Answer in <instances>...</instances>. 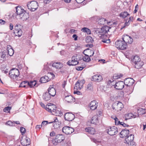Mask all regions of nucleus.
Listing matches in <instances>:
<instances>
[{
  "mask_svg": "<svg viewBox=\"0 0 146 146\" xmlns=\"http://www.w3.org/2000/svg\"><path fill=\"white\" fill-rule=\"evenodd\" d=\"M110 28H111L108 26H105L102 27L101 29L99 28L97 29L95 32L96 34L98 35H103L107 33Z\"/></svg>",
  "mask_w": 146,
  "mask_h": 146,
  "instance_id": "obj_1",
  "label": "nucleus"
},
{
  "mask_svg": "<svg viewBox=\"0 0 146 146\" xmlns=\"http://www.w3.org/2000/svg\"><path fill=\"white\" fill-rule=\"evenodd\" d=\"M123 107V104L120 102H116L112 106V109L117 111L121 110Z\"/></svg>",
  "mask_w": 146,
  "mask_h": 146,
  "instance_id": "obj_2",
  "label": "nucleus"
},
{
  "mask_svg": "<svg viewBox=\"0 0 146 146\" xmlns=\"http://www.w3.org/2000/svg\"><path fill=\"white\" fill-rule=\"evenodd\" d=\"M28 9L32 11H35L37 8L38 3L35 1H33L29 2L27 4Z\"/></svg>",
  "mask_w": 146,
  "mask_h": 146,
  "instance_id": "obj_3",
  "label": "nucleus"
},
{
  "mask_svg": "<svg viewBox=\"0 0 146 146\" xmlns=\"http://www.w3.org/2000/svg\"><path fill=\"white\" fill-rule=\"evenodd\" d=\"M115 47L118 49L124 50L126 49L127 45L124 42L121 40H117L115 43Z\"/></svg>",
  "mask_w": 146,
  "mask_h": 146,
  "instance_id": "obj_4",
  "label": "nucleus"
},
{
  "mask_svg": "<svg viewBox=\"0 0 146 146\" xmlns=\"http://www.w3.org/2000/svg\"><path fill=\"white\" fill-rule=\"evenodd\" d=\"M9 74L11 78H15L18 77L19 76V71L17 68H12L10 71Z\"/></svg>",
  "mask_w": 146,
  "mask_h": 146,
  "instance_id": "obj_5",
  "label": "nucleus"
},
{
  "mask_svg": "<svg viewBox=\"0 0 146 146\" xmlns=\"http://www.w3.org/2000/svg\"><path fill=\"white\" fill-rule=\"evenodd\" d=\"M106 130L108 133L110 135H115L117 132V129L115 126L113 127H107Z\"/></svg>",
  "mask_w": 146,
  "mask_h": 146,
  "instance_id": "obj_6",
  "label": "nucleus"
},
{
  "mask_svg": "<svg viewBox=\"0 0 146 146\" xmlns=\"http://www.w3.org/2000/svg\"><path fill=\"white\" fill-rule=\"evenodd\" d=\"M134 138V135H133L131 134L129 136H127L126 138L125 139V143H126L129 145H132L133 146H134V143L133 141Z\"/></svg>",
  "mask_w": 146,
  "mask_h": 146,
  "instance_id": "obj_7",
  "label": "nucleus"
},
{
  "mask_svg": "<svg viewBox=\"0 0 146 146\" xmlns=\"http://www.w3.org/2000/svg\"><path fill=\"white\" fill-rule=\"evenodd\" d=\"M64 139V136L61 134H58L56 135L55 138L53 141L54 145H56L58 143H60L63 141Z\"/></svg>",
  "mask_w": 146,
  "mask_h": 146,
  "instance_id": "obj_8",
  "label": "nucleus"
},
{
  "mask_svg": "<svg viewBox=\"0 0 146 146\" xmlns=\"http://www.w3.org/2000/svg\"><path fill=\"white\" fill-rule=\"evenodd\" d=\"M77 55H75L72 56L71 60V61H69L67 62V64L69 66L76 65L78 64L79 62L78 61V59L77 58Z\"/></svg>",
  "mask_w": 146,
  "mask_h": 146,
  "instance_id": "obj_9",
  "label": "nucleus"
},
{
  "mask_svg": "<svg viewBox=\"0 0 146 146\" xmlns=\"http://www.w3.org/2000/svg\"><path fill=\"white\" fill-rule=\"evenodd\" d=\"M122 39L127 45V44H130L132 43L133 40L132 38L127 35H123Z\"/></svg>",
  "mask_w": 146,
  "mask_h": 146,
  "instance_id": "obj_10",
  "label": "nucleus"
},
{
  "mask_svg": "<svg viewBox=\"0 0 146 146\" xmlns=\"http://www.w3.org/2000/svg\"><path fill=\"white\" fill-rule=\"evenodd\" d=\"M85 82L84 80H79L76 82L74 88V90H80L82 88Z\"/></svg>",
  "mask_w": 146,
  "mask_h": 146,
  "instance_id": "obj_11",
  "label": "nucleus"
},
{
  "mask_svg": "<svg viewBox=\"0 0 146 146\" xmlns=\"http://www.w3.org/2000/svg\"><path fill=\"white\" fill-rule=\"evenodd\" d=\"M45 108L46 110L49 112H50L52 114L53 113L56 111V107L54 104L47 105Z\"/></svg>",
  "mask_w": 146,
  "mask_h": 146,
  "instance_id": "obj_12",
  "label": "nucleus"
},
{
  "mask_svg": "<svg viewBox=\"0 0 146 146\" xmlns=\"http://www.w3.org/2000/svg\"><path fill=\"white\" fill-rule=\"evenodd\" d=\"M74 131L73 128L68 126L64 127L62 129V131L66 134H70Z\"/></svg>",
  "mask_w": 146,
  "mask_h": 146,
  "instance_id": "obj_13",
  "label": "nucleus"
},
{
  "mask_svg": "<svg viewBox=\"0 0 146 146\" xmlns=\"http://www.w3.org/2000/svg\"><path fill=\"white\" fill-rule=\"evenodd\" d=\"M75 118L74 115L70 112L66 113L64 115V119L65 120L71 121Z\"/></svg>",
  "mask_w": 146,
  "mask_h": 146,
  "instance_id": "obj_14",
  "label": "nucleus"
},
{
  "mask_svg": "<svg viewBox=\"0 0 146 146\" xmlns=\"http://www.w3.org/2000/svg\"><path fill=\"white\" fill-rule=\"evenodd\" d=\"M16 11V14L17 15V16H21V15L23 14V13L25 11V10L22 8L20 6H18L15 7Z\"/></svg>",
  "mask_w": 146,
  "mask_h": 146,
  "instance_id": "obj_15",
  "label": "nucleus"
},
{
  "mask_svg": "<svg viewBox=\"0 0 146 146\" xmlns=\"http://www.w3.org/2000/svg\"><path fill=\"white\" fill-rule=\"evenodd\" d=\"M14 33L15 34L16 36H18L19 37H20L22 35V31L19 28L18 25H16L15 26Z\"/></svg>",
  "mask_w": 146,
  "mask_h": 146,
  "instance_id": "obj_16",
  "label": "nucleus"
},
{
  "mask_svg": "<svg viewBox=\"0 0 146 146\" xmlns=\"http://www.w3.org/2000/svg\"><path fill=\"white\" fill-rule=\"evenodd\" d=\"M134 82V80L131 78H126L124 80V83L125 86H130L133 85Z\"/></svg>",
  "mask_w": 146,
  "mask_h": 146,
  "instance_id": "obj_17",
  "label": "nucleus"
},
{
  "mask_svg": "<svg viewBox=\"0 0 146 146\" xmlns=\"http://www.w3.org/2000/svg\"><path fill=\"white\" fill-rule=\"evenodd\" d=\"M98 105V103L95 100L91 102L89 104V107L92 110L96 109Z\"/></svg>",
  "mask_w": 146,
  "mask_h": 146,
  "instance_id": "obj_18",
  "label": "nucleus"
},
{
  "mask_svg": "<svg viewBox=\"0 0 146 146\" xmlns=\"http://www.w3.org/2000/svg\"><path fill=\"white\" fill-rule=\"evenodd\" d=\"M125 84L123 81H119L115 83L114 88L117 90H121L124 87Z\"/></svg>",
  "mask_w": 146,
  "mask_h": 146,
  "instance_id": "obj_19",
  "label": "nucleus"
},
{
  "mask_svg": "<svg viewBox=\"0 0 146 146\" xmlns=\"http://www.w3.org/2000/svg\"><path fill=\"white\" fill-rule=\"evenodd\" d=\"M50 95L54 97L55 96L56 93V90L53 88V85L50 86L48 89V92Z\"/></svg>",
  "mask_w": 146,
  "mask_h": 146,
  "instance_id": "obj_20",
  "label": "nucleus"
},
{
  "mask_svg": "<svg viewBox=\"0 0 146 146\" xmlns=\"http://www.w3.org/2000/svg\"><path fill=\"white\" fill-rule=\"evenodd\" d=\"M91 79L92 81L100 82L102 80L103 78L101 75L96 74L92 77Z\"/></svg>",
  "mask_w": 146,
  "mask_h": 146,
  "instance_id": "obj_21",
  "label": "nucleus"
},
{
  "mask_svg": "<svg viewBox=\"0 0 146 146\" xmlns=\"http://www.w3.org/2000/svg\"><path fill=\"white\" fill-rule=\"evenodd\" d=\"M21 143L24 146H27L30 144V139L28 137H26L24 139L21 140Z\"/></svg>",
  "mask_w": 146,
  "mask_h": 146,
  "instance_id": "obj_22",
  "label": "nucleus"
},
{
  "mask_svg": "<svg viewBox=\"0 0 146 146\" xmlns=\"http://www.w3.org/2000/svg\"><path fill=\"white\" fill-rule=\"evenodd\" d=\"M55 119L53 122H49V123H53V127L54 129H57L60 127L59 122L58 121V120L57 117H55Z\"/></svg>",
  "mask_w": 146,
  "mask_h": 146,
  "instance_id": "obj_23",
  "label": "nucleus"
},
{
  "mask_svg": "<svg viewBox=\"0 0 146 146\" xmlns=\"http://www.w3.org/2000/svg\"><path fill=\"white\" fill-rule=\"evenodd\" d=\"M129 131L128 129H124L122 130L120 133V137L121 138H124L127 137L129 134Z\"/></svg>",
  "mask_w": 146,
  "mask_h": 146,
  "instance_id": "obj_24",
  "label": "nucleus"
},
{
  "mask_svg": "<svg viewBox=\"0 0 146 146\" xmlns=\"http://www.w3.org/2000/svg\"><path fill=\"white\" fill-rule=\"evenodd\" d=\"M65 100L68 103L73 102L75 101V98L70 95H68L65 97Z\"/></svg>",
  "mask_w": 146,
  "mask_h": 146,
  "instance_id": "obj_25",
  "label": "nucleus"
},
{
  "mask_svg": "<svg viewBox=\"0 0 146 146\" xmlns=\"http://www.w3.org/2000/svg\"><path fill=\"white\" fill-rule=\"evenodd\" d=\"M83 53L84 55V56H83V60L85 62H89L90 61L91 59L90 58V56H89V54H85L86 53V50H84Z\"/></svg>",
  "mask_w": 146,
  "mask_h": 146,
  "instance_id": "obj_26",
  "label": "nucleus"
},
{
  "mask_svg": "<svg viewBox=\"0 0 146 146\" xmlns=\"http://www.w3.org/2000/svg\"><path fill=\"white\" fill-rule=\"evenodd\" d=\"M19 17L23 21L26 20L29 18L28 13L25 11L24 13H23V14L21 15V16H20Z\"/></svg>",
  "mask_w": 146,
  "mask_h": 146,
  "instance_id": "obj_27",
  "label": "nucleus"
},
{
  "mask_svg": "<svg viewBox=\"0 0 146 146\" xmlns=\"http://www.w3.org/2000/svg\"><path fill=\"white\" fill-rule=\"evenodd\" d=\"M50 96H51L49 94V93L46 92L43 94L42 98L44 100L47 101L50 99Z\"/></svg>",
  "mask_w": 146,
  "mask_h": 146,
  "instance_id": "obj_28",
  "label": "nucleus"
},
{
  "mask_svg": "<svg viewBox=\"0 0 146 146\" xmlns=\"http://www.w3.org/2000/svg\"><path fill=\"white\" fill-rule=\"evenodd\" d=\"M52 66L56 68L60 69L63 67V65L60 62H54L52 64Z\"/></svg>",
  "mask_w": 146,
  "mask_h": 146,
  "instance_id": "obj_29",
  "label": "nucleus"
},
{
  "mask_svg": "<svg viewBox=\"0 0 146 146\" xmlns=\"http://www.w3.org/2000/svg\"><path fill=\"white\" fill-rule=\"evenodd\" d=\"M50 80L49 78L47 76L42 77L40 79V82L42 83H45Z\"/></svg>",
  "mask_w": 146,
  "mask_h": 146,
  "instance_id": "obj_30",
  "label": "nucleus"
},
{
  "mask_svg": "<svg viewBox=\"0 0 146 146\" xmlns=\"http://www.w3.org/2000/svg\"><path fill=\"white\" fill-rule=\"evenodd\" d=\"M85 130L91 134H94L95 133V129L92 127L87 128L85 129Z\"/></svg>",
  "mask_w": 146,
  "mask_h": 146,
  "instance_id": "obj_31",
  "label": "nucleus"
},
{
  "mask_svg": "<svg viewBox=\"0 0 146 146\" xmlns=\"http://www.w3.org/2000/svg\"><path fill=\"white\" fill-rule=\"evenodd\" d=\"M134 64H135L134 66L135 68L137 69L140 68L143 64V62L141 60Z\"/></svg>",
  "mask_w": 146,
  "mask_h": 146,
  "instance_id": "obj_32",
  "label": "nucleus"
},
{
  "mask_svg": "<svg viewBox=\"0 0 146 146\" xmlns=\"http://www.w3.org/2000/svg\"><path fill=\"white\" fill-rule=\"evenodd\" d=\"M98 121L97 117L96 116H94L90 121V123L92 124H96Z\"/></svg>",
  "mask_w": 146,
  "mask_h": 146,
  "instance_id": "obj_33",
  "label": "nucleus"
},
{
  "mask_svg": "<svg viewBox=\"0 0 146 146\" xmlns=\"http://www.w3.org/2000/svg\"><path fill=\"white\" fill-rule=\"evenodd\" d=\"M132 60L134 64L138 62H139L141 60V59L139 56H135L132 59Z\"/></svg>",
  "mask_w": 146,
  "mask_h": 146,
  "instance_id": "obj_34",
  "label": "nucleus"
},
{
  "mask_svg": "<svg viewBox=\"0 0 146 146\" xmlns=\"http://www.w3.org/2000/svg\"><path fill=\"white\" fill-rule=\"evenodd\" d=\"M98 23H100V24L104 25L108 22L106 20V19L103 18L100 19L98 21Z\"/></svg>",
  "mask_w": 146,
  "mask_h": 146,
  "instance_id": "obj_35",
  "label": "nucleus"
},
{
  "mask_svg": "<svg viewBox=\"0 0 146 146\" xmlns=\"http://www.w3.org/2000/svg\"><path fill=\"white\" fill-rule=\"evenodd\" d=\"M129 15V14L127 12L124 11L121 13L119 15V16L122 17L123 18H124L126 17L127 16Z\"/></svg>",
  "mask_w": 146,
  "mask_h": 146,
  "instance_id": "obj_36",
  "label": "nucleus"
},
{
  "mask_svg": "<svg viewBox=\"0 0 146 146\" xmlns=\"http://www.w3.org/2000/svg\"><path fill=\"white\" fill-rule=\"evenodd\" d=\"M52 114L56 116H60L62 115V113L60 111L56 110V111H54V113H53Z\"/></svg>",
  "mask_w": 146,
  "mask_h": 146,
  "instance_id": "obj_37",
  "label": "nucleus"
},
{
  "mask_svg": "<svg viewBox=\"0 0 146 146\" xmlns=\"http://www.w3.org/2000/svg\"><path fill=\"white\" fill-rule=\"evenodd\" d=\"M108 85L109 87H111L112 86H115V83L114 81H111V80H109L108 82Z\"/></svg>",
  "mask_w": 146,
  "mask_h": 146,
  "instance_id": "obj_38",
  "label": "nucleus"
},
{
  "mask_svg": "<svg viewBox=\"0 0 146 146\" xmlns=\"http://www.w3.org/2000/svg\"><path fill=\"white\" fill-rule=\"evenodd\" d=\"M36 84V82L35 81H31L30 82H28V85L31 88L35 86Z\"/></svg>",
  "mask_w": 146,
  "mask_h": 146,
  "instance_id": "obj_39",
  "label": "nucleus"
},
{
  "mask_svg": "<svg viewBox=\"0 0 146 146\" xmlns=\"http://www.w3.org/2000/svg\"><path fill=\"white\" fill-rule=\"evenodd\" d=\"M5 52V51H3L2 52H0V59L3 60L2 58L3 59V60H5L6 58V54Z\"/></svg>",
  "mask_w": 146,
  "mask_h": 146,
  "instance_id": "obj_40",
  "label": "nucleus"
},
{
  "mask_svg": "<svg viewBox=\"0 0 146 146\" xmlns=\"http://www.w3.org/2000/svg\"><path fill=\"white\" fill-rule=\"evenodd\" d=\"M82 31L83 32L89 34L91 33L90 30L87 28H83L82 29Z\"/></svg>",
  "mask_w": 146,
  "mask_h": 146,
  "instance_id": "obj_41",
  "label": "nucleus"
},
{
  "mask_svg": "<svg viewBox=\"0 0 146 146\" xmlns=\"http://www.w3.org/2000/svg\"><path fill=\"white\" fill-rule=\"evenodd\" d=\"M85 50H86V53H87L88 54H89L88 53L89 52L92 53V54L91 55L89 54V56L90 57L93 56L94 53V51L93 50H90L88 48Z\"/></svg>",
  "mask_w": 146,
  "mask_h": 146,
  "instance_id": "obj_42",
  "label": "nucleus"
},
{
  "mask_svg": "<svg viewBox=\"0 0 146 146\" xmlns=\"http://www.w3.org/2000/svg\"><path fill=\"white\" fill-rule=\"evenodd\" d=\"M86 41L87 43H92L94 41L92 37L90 36L87 37L86 39Z\"/></svg>",
  "mask_w": 146,
  "mask_h": 146,
  "instance_id": "obj_43",
  "label": "nucleus"
},
{
  "mask_svg": "<svg viewBox=\"0 0 146 146\" xmlns=\"http://www.w3.org/2000/svg\"><path fill=\"white\" fill-rule=\"evenodd\" d=\"M27 85H28L27 81H24L21 83L19 87L25 88Z\"/></svg>",
  "mask_w": 146,
  "mask_h": 146,
  "instance_id": "obj_44",
  "label": "nucleus"
},
{
  "mask_svg": "<svg viewBox=\"0 0 146 146\" xmlns=\"http://www.w3.org/2000/svg\"><path fill=\"white\" fill-rule=\"evenodd\" d=\"M47 76L49 78V79H50V80L53 79L55 77L54 75L52 72L49 73Z\"/></svg>",
  "mask_w": 146,
  "mask_h": 146,
  "instance_id": "obj_45",
  "label": "nucleus"
},
{
  "mask_svg": "<svg viewBox=\"0 0 146 146\" xmlns=\"http://www.w3.org/2000/svg\"><path fill=\"white\" fill-rule=\"evenodd\" d=\"M5 124L6 125H9L10 126H15V123H13L11 121H7Z\"/></svg>",
  "mask_w": 146,
  "mask_h": 146,
  "instance_id": "obj_46",
  "label": "nucleus"
},
{
  "mask_svg": "<svg viewBox=\"0 0 146 146\" xmlns=\"http://www.w3.org/2000/svg\"><path fill=\"white\" fill-rule=\"evenodd\" d=\"M7 52L9 55L11 56L14 53V50L12 48H10L8 50Z\"/></svg>",
  "mask_w": 146,
  "mask_h": 146,
  "instance_id": "obj_47",
  "label": "nucleus"
},
{
  "mask_svg": "<svg viewBox=\"0 0 146 146\" xmlns=\"http://www.w3.org/2000/svg\"><path fill=\"white\" fill-rule=\"evenodd\" d=\"M123 75L122 74H115L113 76V78L115 79H117L119 78H120Z\"/></svg>",
  "mask_w": 146,
  "mask_h": 146,
  "instance_id": "obj_48",
  "label": "nucleus"
},
{
  "mask_svg": "<svg viewBox=\"0 0 146 146\" xmlns=\"http://www.w3.org/2000/svg\"><path fill=\"white\" fill-rule=\"evenodd\" d=\"M114 120L115 125H118L121 122L117 118L115 117L114 118Z\"/></svg>",
  "mask_w": 146,
  "mask_h": 146,
  "instance_id": "obj_49",
  "label": "nucleus"
},
{
  "mask_svg": "<svg viewBox=\"0 0 146 146\" xmlns=\"http://www.w3.org/2000/svg\"><path fill=\"white\" fill-rule=\"evenodd\" d=\"M11 108L9 107H7L3 109V111L5 112H7L9 111L11 109Z\"/></svg>",
  "mask_w": 146,
  "mask_h": 146,
  "instance_id": "obj_50",
  "label": "nucleus"
},
{
  "mask_svg": "<svg viewBox=\"0 0 146 146\" xmlns=\"http://www.w3.org/2000/svg\"><path fill=\"white\" fill-rule=\"evenodd\" d=\"M20 131L22 133V134L23 135V133L24 134L26 132V130L25 128L22 127H20Z\"/></svg>",
  "mask_w": 146,
  "mask_h": 146,
  "instance_id": "obj_51",
  "label": "nucleus"
},
{
  "mask_svg": "<svg viewBox=\"0 0 146 146\" xmlns=\"http://www.w3.org/2000/svg\"><path fill=\"white\" fill-rule=\"evenodd\" d=\"M119 125H122L124 127H126L128 126V125L125 123L123 122H121Z\"/></svg>",
  "mask_w": 146,
  "mask_h": 146,
  "instance_id": "obj_52",
  "label": "nucleus"
},
{
  "mask_svg": "<svg viewBox=\"0 0 146 146\" xmlns=\"http://www.w3.org/2000/svg\"><path fill=\"white\" fill-rule=\"evenodd\" d=\"M138 5L137 4L135 6V10L133 11V13H136L137 12L138 9Z\"/></svg>",
  "mask_w": 146,
  "mask_h": 146,
  "instance_id": "obj_53",
  "label": "nucleus"
},
{
  "mask_svg": "<svg viewBox=\"0 0 146 146\" xmlns=\"http://www.w3.org/2000/svg\"><path fill=\"white\" fill-rule=\"evenodd\" d=\"M84 68L80 66H77L76 67V69L78 70H81L83 69Z\"/></svg>",
  "mask_w": 146,
  "mask_h": 146,
  "instance_id": "obj_54",
  "label": "nucleus"
},
{
  "mask_svg": "<svg viewBox=\"0 0 146 146\" xmlns=\"http://www.w3.org/2000/svg\"><path fill=\"white\" fill-rule=\"evenodd\" d=\"M42 127V125H36V128L37 130L39 129H40Z\"/></svg>",
  "mask_w": 146,
  "mask_h": 146,
  "instance_id": "obj_55",
  "label": "nucleus"
},
{
  "mask_svg": "<svg viewBox=\"0 0 146 146\" xmlns=\"http://www.w3.org/2000/svg\"><path fill=\"white\" fill-rule=\"evenodd\" d=\"M78 90H74V94H76L78 95H80L81 93V92L79 91H77Z\"/></svg>",
  "mask_w": 146,
  "mask_h": 146,
  "instance_id": "obj_56",
  "label": "nucleus"
},
{
  "mask_svg": "<svg viewBox=\"0 0 146 146\" xmlns=\"http://www.w3.org/2000/svg\"><path fill=\"white\" fill-rule=\"evenodd\" d=\"M128 116V117L127 118V119H129L130 118V117H133V114L132 113H128V115H127Z\"/></svg>",
  "mask_w": 146,
  "mask_h": 146,
  "instance_id": "obj_57",
  "label": "nucleus"
},
{
  "mask_svg": "<svg viewBox=\"0 0 146 146\" xmlns=\"http://www.w3.org/2000/svg\"><path fill=\"white\" fill-rule=\"evenodd\" d=\"M48 123V122L47 121H44L42 123L41 125H46Z\"/></svg>",
  "mask_w": 146,
  "mask_h": 146,
  "instance_id": "obj_58",
  "label": "nucleus"
},
{
  "mask_svg": "<svg viewBox=\"0 0 146 146\" xmlns=\"http://www.w3.org/2000/svg\"><path fill=\"white\" fill-rule=\"evenodd\" d=\"M6 22L5 21L3 20L2 19H0V24L2 25H4Z\"/></svg>",
  "mask_w": 146,
  "mask_h": 146,
  "instance_id": "obj_59",
  "label": "nucleus"
},
{
  "mask_svg": "<svg viewBox=\"0 0 146 146\" xmlns=\"http://www.w3.org/2000/svg\"><path fill=\"white\" fill-rule=\"evenodd\" d=\"M72 37L74 38V40H76L77 39V35L76 34H74L72 36Z\"/></svg>",
  "mask_w": 146,
  "mask_h": 146,
  "instance_id": "obj_60",
  "label": "nucleus"
},
{
  "mask_svg": "<svg viewBox=\"0 0 146 146\" xmlns=\"http://www.w3.org/2000/svg\"><path fill=\"white\" fill-rule=\"evenodd\" d=\"M9 27L10 30H12L13 29V24L11 23H10Z\"/></svg>",
  "mask_w": 146,
  "mask_h": 146,
  "instance_id": "obj_61",
  "label": "nucleus"
},
{
  "mask_svg": "<svg viewBox=\"0 0 146 146\" xmlns=\"http://www.w3.org/2000/svg\"><path fill=\"white\" fill-rule=\"evenodd\" d=\"M44 2L46 4L49 3L51 1V0H44Z\"/></svg>",
  "mask_w": 146,
  "mask_h": 146,
  "instance_id": "obj_62",
  "label": "nucleus"
},
{
  "mask_svg": "<svg viewBox=\"0 0 146 146\" xmlns=\"http://www.w3.org/2000/svg\"><path fill=\"white\" fill-rule=\"evenodd\" d=\"M76 1L78 3H82L84 0H76Z\"/></svg>",
  "mask_w": 146,
  "mask_h": 146,
  "instance_id": "obj_63",
  "label": "nucleus"
},
{
  "mask_svg": "<svg viewBox=\"0 0 146 146\" xmlns=\"http://www.w3.org/2000/svg\"><path fill=\"white\" fill-rule=\"evenodd\" d=\"M66 84V81H64L62 84V86L63 88L65 87V86Z\"/></svg>",
  "mask_w": 146,
  "mask_h": 146,
  "instance_id": "obj_64",
  "label": "nucleus"
}]
</instances>
